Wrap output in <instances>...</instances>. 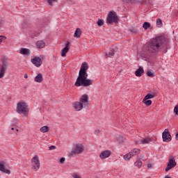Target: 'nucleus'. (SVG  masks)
Listing matches in <instances>:
<instances>
[{
  "label": "nucleus",
  "instance_id": "obj_35",
  "mask_svg": "<svg viewBox=\"0 0 178 178\" xmlns=\"http://www.w3.org/2000/svg\"><path fill=\"white\" fill-rule=\"evenodd\" d=\"M118 141L120 144H123V143H124V138L122 136H119L118 138Z\"/></svg>",
  "mask_w": 178,
  "mask_h": 178
},
{
  "label": "nucleus",
  "instance_id": "obj_29",
  "mask_svg": "<svg viewBox=\"0 0 178 178\" xmlns=\"http://www.w3.org/2000/svg\"><path fill=\"white\" fill-rule=\"evenodd\" d=\"M134 165L137 166V168L140 169V168L143 166V161H141L140 160H138L134 163Z\"/></svg>",
  "mask_w": 178,
  "mask_h": 178
},
{
  "label": "nucleus",
  "instance_id": "obj_4",
  "mask_svg": "<svg viewBox=\"0 0 178 178\" xmlns=\"http://www.w3.org/2000/svg\"><path fill=\"white\" fill-rule=\"evenodd\" d=\"M84 152V145L81 143H76L72 150L70 152L69 156L70 158H72L74 155H76V154H83Z\"/></svg>",
  "mask_w": 178,
  "mask_h": 178
},
{
  "label": "nucleus",
  "instance_id": "obj_19",
  "mask_svg": "<svg viewBox=\"0 0 178 178\" xmlns=\"http://www.w3.org/2000/svg\"><path fill=\"white\" fill-rule=\"evenodd\" d=\"M144 73V69L143 67H139L135 72V75L136 77H141Z\"/></svg>",
  "mask_w": 178,
  "mask_h": 178
},
{
  "label": "nucleus",
  "instance_id": "obj_2",
  "mask_svg": "<svg viewBox=\"0 0 178 178\" xmlns=\"http://www.w3.org/2000/svg\"><path fill=\"white\" fill-rule=\"evenodd\" d=\"M87 69L88 67H81L79 76L75 82L76 87H90V86H92V79H87L88 77Z\"/></svg>",
  "mask_w": 178,
  "mask_h": 178
},
{
  "label": "nucleus",
  "instance_id": "obj_24",
  "mask_svg": "<svg viewBox=\"0 0 178 178\" xmlns=\"http://www.w3.org/2000/svg\"><path fill=\"white\" fill-rule=\"evenodd\" d=\"M143 102V104H145V105H146V106H149L152 104V101L149 99H146L145 97H144Z\"/></svg>",
  "mask_w": 178,
  "mask_h": 178
},
{
  "label": "nucleus",
  "instance_id": "obj_17",
  "mask_svg": "<svg viewBox=\"0 0 178 178\" xmlns=\"http://www.w3.org/2000/svg\"><path fill=\"white\" fill-rule=\"evenodd\" d=\"M34 81L36 83H42L44 81V77L42 76V74L38 73V75L35 77Z\"/></svg>",
  "mask_w": 178,
  "mask_h": 178
},
{
  "label": "nucleus",
  "instance_id": "obj_15",
  "mask_svg": "<svg viewBox=\"0 0 178 178\" xmlns=\"http://www.w3.org/2000/svg\"><path fill=\"white\" fill-rule=\"evenodd\" d=\"M116 54L115 50H110L109 51H106L104 53V57L108 58H113Z\"/></svg>",
  "mask_w": 178,
  "mask_h": 178
},
{
  "label": "nucleus",
  "instance_id": "obj_44",
  "mask_svg": "<svg viewBox=\"0 0 178 178\" xmlns=\"http://www.w3.org/2000/svg\"><path fill=\"white\" fill-rule=\"evenodd\" d=\"M24 77V79H29V75H27V74H25Z\"/></svg>",
  "mask_w": 178,
  "mask_h": 178
},
{
  "label": "nucleus",
  "instance_id": "obj_27",
  "mask_svg": "<svg viewBox=\"0 0 178 178\" xmlns=\"http://www.w3.org/2000/svg\"><path fill=\"white\" fill-rule=\"evenodd\" d=\"M156 26H157V27H158L159 29H161V27H162V26H163V23L162 22V19H159V18H158V19H156Z\"/></svg>",
  "mask_w": 178,
  "mask_h": 178
},
{
  "label": "nucleus",
  "instance_id": "obj_9",
  "mask_svg": "<svg viewBox=\"0 0 178 178\" xmlns=\"http://www.w3.org/2000/svg\"><path fill=\"white\" fill-rule=\"evenodd\" d=\"M162 138L164 143H169V141H172V136L169 133V130L168 129H165L163 132Z\"/></svg>",
  "mask_w": 178,
  "mask_h": 178
},
{
  "label": "nucleus",
  "instance_id": "obj_18",
  "mask_svg": "<svg viewBox=\"0 0 178 178\" xmlns=\"http://www.w3.org/2000/svg\"><path fill=\"white\" fill-rule=\"evenodd\" d=\"M37 48L41 49L42 48H45V42L44 40H38L35 43Z\"/></svg>",
  "mask_w": 178,
  "mask_h": 178
},
{
  "label": "nucleus",
  "instance_id": "obj_3",
  "mask_svg": "<svg viewBox=\"0 0 178 178\" xmlns=\"http://www.w3.org/2000/svg\"><path fill=\"white\" fill-rule=\"evenodd\" d=\"M106 23L107 24H118L119 23V17L115 11H110L107 15Z\"/></svg>",
  "mask_w": 178,
  "mask_h": 178
},
{
  "label": "nucleus",
  "instance_id": "obj_43",
  "mask_svg": "<svg viewBox=\"0 0 178 178\" xmlns=\"http://www.w3.org/2000/svg\"><path fill=\"white\" fill-rule=\"evenodd\" d=\"M160 70L161 72H164V73H166V72L165 71V68H163V67L160 68Z\"/></svg>",
  "mask_w": 178,
  "mask_h": 178
},
{
  "label": "nucleus",
  "instance_id": "obj_40",
  "mask_svg": "<svg viewBox=\"0 0 178 178\" xmlns=\"http://www.w3.org/2000/svg\"><path fill=\"white\" fill-rule=\"evenodd\" d=\"M65 161H66L65 157H62V158L60 159V163H65Z\"/></svg>",
  "mask_w": 178,
  "mask_h": 178
},
{
  "label": "nucleus",
  "instance_id": "obj_36",
  "mask_svg": "<svg viewBox=\"0 0 178 178\" xmlns=\"http://www.w3.org/2000/svg\"><path fill=\"white\" fill-rule=\"evenodd\" d=\"M147 74L148 77H154V76H155L154 72H151V70H147Z\"/></svg>",
  "mask_w": 178,
  "mask_h": 178
},
{
  "label": "nucleus",
  "instance_id": "obj_7",
  "mask_svg": "<svg viewBox=\"0 0 178 178\" xmlns=\"http://www.w3.org/2000/svg\"><path fill=\"white\" fill-rule=\"evenodd\" d=\"M31 166L33 170L35 172H37V170H39L40 169V159H38V156H35L33 158H32L31 160Z\"/></svg>",
  "mask_w": 178,
  "mask_h": 178
},
{
  "label": "nucleus",
  "instance_id": "obj_12",
  "mask_svg": "<svg viewBox=\"0 0 178 178\" xmlns=\"http://www.w3.org/2000/svg\"><path fill=\"white\" fill-rule=\"evenodd\" d=\"M80 103L83 104L84 106H88L89 103H88V95H83L81 96L80 98Z\"/></svg>",
  "mask_w": 178,
  "mask_h": 178
},
{
  "label": "nucleus",
  "instance_id": "obj_33",
  "mask_svg": "<svg viewBox=\"0 0 178 178\" xmlns=\"http://www.w3.org/2000/svg\"><path fill=\"white\" fill-rule=\"evenodd\" d=\"M8 66H9V63L8 62V60L7 59L3 60L1 67H8Z\"/></svg>",
  "mask_w": 178,
  "mask_h": 178
},
{
  "label": "nucleus",
  "instance_id": "obj_37",
  "mask_svg": "<svg viewBox=\"0 0 178 178\" xmlns=\"http://www.w3.org/2000/svg\"><path fill=\"white\" fill-rule=\"evenodd\" d=\"M81 67H89L88 63H87L86 62H83Z\"/></svg>",
  "mask_w": 178,
  "mask_h": 178
},
{
  "label": "nucleus",
  "instance_id": "obj_46",
  "mask_svg": "<svg viewBox=\"0 0 178 178\" xmlns=\"http://www.w3.org/2000/svg\"><path fill=\"white\" fill-rule=\"evenodd\" d=\"M11 130H15V128H14V127H12V128H11Z\"/></svg>",
  "mask_w": 178,
  "mask_h": 178
},
{
  "label": "nucleus",
  "instance_id": "obj_16",
  "mask_svg": "<svg viewBox=\"0 0 178 178\" xmlns=\"http://www.w3.org/2000/svg\"><path fill=\"white\" fill-rule=\"evenodd\" d=\"M0 172H3L7 175H10V170H6V166L5 164H3V163H0Z\"/></svg>",
  "mask_w": 178,
  "mask_h": 178
},
{
  "label": "nucleus",
  "instance_id": "obj_10",
  "mask_svg": "<svg viewBox=\"0 0 178 178\" xmlns=\"http://www.w3.org/2000/svg\"><path fill=\"white\" fill-rule=\"evenodd\" d=\"M111 155H112V152H111V150H104L99 154V159H106V158H109Z\"/></svg>",
  "mask_w": 178,
  "mask_h": 178
},
{
  "label": "nucleus",
  "instance_id": "obj_41",
  "mask_svg": "<svg viewBox=\"0 0 178 178\" xmlns=\"http://www.w3.org/2000/svg\"><path fill=\"white\" fill-rule=\"evenodd\" d=\"M100 132L99 129L95 130V134H99Z\"/></svg>",
  "mask_w": 178,
  "mask_h": 178
},
{
  "label": "nucleus",
  "instance_id": "obj_23",
  "mask_svg": "<svg viewBox=\"0 0 178 178\" xmlns=\"http://www.w3.org/2000/svg\"><path fill=\"white\" fill-rule=\"evenodd\" d=\"M129 31H131L132 34H138L139 33L138 29L137 27H133V26L129 28Z\"/></svg>",
  "mask_w": 178,
  "mask_h": 178
},
{
  "label": "nucleus",
  "instance_id": "obj_28",
  "mask_svg": "<svg viewBox=\"0 0 178 178\" xmlns=\"http://www.w3.org/2000/svg\"><path fill=\"white\" fill-rule=\"evenodd\" d=\"M149 143H151V139L148 138L140 140V144H149Z\"/></svg>",
  "mask_w": 178,
  "mask_h": 178
},
{
  "label": "nucleus",
  "instance_id": "obj_8",
  "mask_svg": "<svg viewBox=\"0 0 178 178\" xmlns=\"http://www.w3.org/2000/svg\"><path fill=\"white\" fill-rule=\"evenodd\" d=\"M177 165V163H176V160H175V156H170L167 167L165 168V172H169L170 169H173V168H175Z\"/></svg>",
  "mask_w": 178,
  "mask_h": 178
},
{
  "label": "nucleus",
  "instance_id": "obj_25",
  "mask_svg": "<svg viewBox=\"0 0 178 178\" xmlns=\"http://www.w3.org/2000/svg\"><path fill=\"white\" fill-rule=\"evenodd\" d=\"M7 68L6 67H1L0 70V79H2L3 76H5V73H6Z\"/></svg>",
  "mask_w": 178,
  "mask_h": 178
},
{
  "label": "nucleus",
  "instance_id": "obj_34",
  "mask_svg": "<svg viewBox=\"0 0 178 178\" xmlns=\"http://www.w3.org/2000/svg\"><path fill=\"white\" fill-rule=\"evenodd\" d=\"M58 2V0H47V3L49 6H54V3Z\"/></svg>",
  "mask_w": 178,
  "mask_h": 178
},
{
  "label": "nucleus",
  "instance_id": "obj_47",
  "mask_svg": "<svg viewBox=\"0 0 178 178\" xmlns=\"http://www.w3.org/2000/svg\"><path fill=\"white\" fill-rule=\"evenodd\" d=\"M16 131H19V129H16Z\"/></svg>",
  "mask_w": 178,
  "mask_h": 178
},
{
  "label": "nucleus",
  "instance_id": "obj_21",
  "mask_svg": "<svg viewBox=\"0 0 178 178\" xmlns=\"http://www.w3.org/2000/svg\"><path fill=\"white\" fill-rule=\"evenodd\" d=\"M74 37H76V38H80V37H81V29L80 28L76 29Z\"/></svg>",
  "mask_w": 178,
  "mask_h": 178
},
{
  "label": "nucleus",
  "instance_id": "obj_22",
  "mask_svg": "<svg viewBox=\"0 0 178 178\" xmlns=\"http://www.w3.org/2000/svg\"><path fill=\"white\" fill-rule=\"evenodd\" d=\"M20 54H22V55H30V50H29V49L22 48L20 50Z\"/></svg>",
  "mask_w": 178,
  "mask_h": 178
},
{
  "label": "nucleus",
  "instance_id": "obj_11",
  "mask_svg": "<svg viewBox=\"0 0 178 178\" xmlns=\"http://www.w3.org/2000/svg\"><path fill=\"white\" fill-rule=\"evenodd\" d=\"M31 62L36 67H39V66H41L42 65V60H41V58L40 57H35L34 58L31 59Z\"/></svg>",
  "mask_w": 178,
  "mask_h": 178
},
{
  "label": "nucleus",
  "instance_id": "obj_38",
  "mask_svg": "<svg viewBox=\"0 0 178 178\" xmlns=\"http://www.w3.org/2000/svg\"><path fill=\"white\" fill-rule=\"evenodd\" d=\"M5 40H6V37L0 35V44Z\"/></svg>",
  "mask_w": 178,
  "mask_h": 178
},
{
  "label": "nucleus",
  "instance_id": "obj_39",
  "mask_svg": "<svg viewBox=\"0 0 178 178\" xmlns=\"http://www.w3.org/2000/svg\"><path fill=\"white\" fill-rule=\"evenodd\" d=\"M56 149V147L55 145H51L49 147V151H51L52 149Z\"/></svg>",
  "mask_w": 178,
  "mask_h": 178
},
{
  "label": "nucleus",
  "instance_id": "obj_13",
  "mask_svg": "<svg viewBox=\"0 0 178 178\" xmlns=\"http://www.w3.org/2000/svg\"><path fill=\"white\" fill-rule=\"evenodd\" d=\"M70 47V42L67 41L65 44V47L61 51V56H66V54L69 52V49Z\"/></svg>",
  "mask_w": 178,
  "mask_h": 178
},
{
  "label": "nucleus",
  "instance_id": "obj_1",
  "mask_svg": "<svg viewBox=\"0 0 178 178\" xmlns=\"http://www.w3.org/2000/svg\"><path fill=\"white\" fill-rule=\"evenodd\" d=\"M165 42H166L165 36H158L156 38L152 39L143 47L141 51L138 52L136 55V60L143 59L147 63V66H154L152 63L148 61L149 60V54L158 52V51L162 48V45H163Z\"/></svg>",
  "mask_w": 178,
  "mask_h": 178
},
{
  "label": "nucleus",
  "instance_id": "obj_32",
  "mask_svg": "<svg viewBox=\"0 0 178 178\" xmlns=\"http://www.w3.org/2000/svg\"><path fill=\"white\" fill-rule=\"evenodd\" d=\"M104 24H105V21H104V19H99L97 20V26H99V27H102Z\"/></svg>",
  "mask_w": 178,
  "mask_h": 178
},
{
  "label": "nucleus",
  "instance_id": "obj_20",
  "mask_svg": "<svg viewBox=\"0 0 178 178\" xmlns=\"http://www.w3.org/2000/svg\"><path fill=\"white\" fill-rule=\"evenodd\" d=\"M156 97V93L150 92L147 95H145V99H152V98H155Z\"/></svg>",
  "mask_w": 178,
  "mask_h": 178
},
{
  "label": "nucleus",
  "instance_id": "obj_30",
  "mask_svg": "<svg viewBox=\"0 0 178 178\" xmlns=\"http://www.w3.org/2000/svg\"><path fill=\"white\" fill-rule=\"evenodd\" d=\"M49 130V127L48 126H44L40 128V131L42 133H47Z\"/></svg>",
  "mask_w": 178,
  "mask_h": 178
},
{
  "label": "nucleus",
  "instance_id": "obj_45",
  "mask_svg": "<svg viewBox=\"0 0 178 178\" xmlns=\"http://www.w3.org/2000/svg\"><path fill=\"white\" fill-rule=\"evenodd\" d=\"M2 25V20H0V26Z\"/></svg>",
  "mask_w": 178,
  "mask_h": 178
},
{
  "label": "nucleus",
  "instance_id": "obj_26",
  "mask_svg": "<svg viewBox=\"0 0 178 178\" xmlns=\"http://www.w3.org/2000/svg\"><path fill=\"white\" fill-rule=\"evenodd\" d=\"M131 2H133V3H138L139 5H143L144 2H145V0H128Z\"/></svg>",
  "mask_w": 178,
  "mask_h": 178
},
{
  "label": "nucleus",
  "instance_id": "obj_5",
  "mask_svg": "<svg viewBox=\"0 0 178 178\" xmlns=\"http://www.w3.org/2000/svg\"><path fill=\"white\" fill-rule=\"evenodd\" d=\"M17 113H24L26 115L29 113V108H27V104L24 102H19L17 104Z\"/></svg>",
  "mask_w": 178,
  "mask_h": 178
},
{
  "label": "nucleus",
  "instance_id": "obj_42",
  "mask_svg": "<svg viewBox=\"0 0 178 178\" xmlns=\"http://www.w3.org/2000/svg\"><path fill=\"white\" fill-rule=\"evenodd\" d=\"M147 168H149V169H151L152 168V164H147Z\"/></svg>",
  "mask_w": 178,
  "mask_h": 178
},
{
  "label": "nucleus",
  "instance_id": "obj_14",
  "mask_svg": "<svg viewBox=\"0 0 178 178\" xmlns=\"http://www.w3.org/2000/svg\"><path fill=\"white\" fill-rule=\"evenodd\" d=\"M74 109L76 111V112H79V111H81L83 109V104L80 102H75L72 104Z\"/></svg>",
  "mask_w": 178,
  "mask_h": 178
},
{
  "label": "nucleus",
  "instance_id": "obj_6",
  "mask_svg": "<svg viewBox=\"0 0 178 178\" xmlns=\"http://www.w3.org/2000/svg\"><path fill=\"white\" fill-rule=\"evenodd\" d=\"M140 152L141 150H140V149H134L129 153L124 155L123 159H124V161H130V159H131L133 156L138 155V154H140Z\"/></svg>",
  "mask_w": 178,
  "mask_h": 178
},
{
  "label": "nucleus",
  "instance_id": "obj_31",
  "mask_svg": "<svg viewBox=\"0 0 178 178\" xmlns=\"http://www.w3.org/2000/svg\"><path fill=\"white\" fill-rule=\"evenodd\" d=\"M151 27V24L149 22H144L143 24V28L144 30H147V29H149Z\"/></svg>",
  "mask_w": 178,
  "mask_h": 178
}]
</instances>
